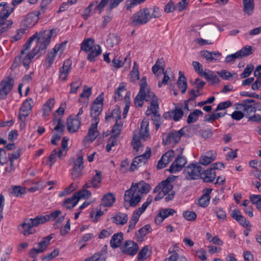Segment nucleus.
<instances>
[{
	"instance_id": "nucleus-1",
	"label": "nucleus",
	"mask_w": 261,
	"mask_h": 261,
	"mask_svg": "<svg viewBox=\"0 0 261 261\" xmlns=\"http://www.w3.org/2000/svg\"><path fill=\"white\" fill-rule=\"evenodd\" d=\"M54 32L53 30L43 31L38 38V46L34 47L31 52L20 51V54L15 58L13 66L16 67L20 64H22L25 68L28 69L29 64L34 57L40 53H44Z\"/></svg>"
},
{
	"instance_id": "nucleus-2",
	"label": "nucleus",
	"mask_w": 261,
	"mask_h": 261,
	"mask_svg": "<svg viewBox=\"0 0 261 261\" xmlns=\"http://www.w3.org/2000/svg\"><path fill=\"white\" fill-rule=\"evenodd\" d=\"M151 190L149 184L141 180L138 183H132L131 187L125 192L124 206L128 203L132 207H135L141 201L142 195L148 193Z\"/></svg>"
},
{
	"instance_id": "nucleus-3",
	"label": "nucleus",
	"mask_w": 261,
	"mask_h": 261,
	"mask_svg": "<svg viewBox=\"0 0 261 261\" xmlns=\"http://www.w3.org/2000/svg\"><path fill=\"white\" fill-rule=\"evenodd\" d=\"M157 97L151 92L146 82V77L143 76L142 77L140 83L139 92L136 96L134 100V103L136 107H141L143 106L144 100L149 101L153 99H156Z\"/></svg>"
},
{
	"instance_id": "nucleus-4",
	"label": "nucleus",
	"mask_w": 261,
	"mask_h": 261,
	"mask_svg": "<svg viewBox=\"0 0 261 261\" xmlns=\"http://www.w3.org/2000/svg\"><path fill=\"white\" fill-rule=\"evenodd\" d=\"M148 125V120L145 119H143L141 123L139 132L136 131L134 133V136L131 143L134 150L136 152L139 151L140 148L142 147L141 141H146L149 138Z\"/></svg>"
},
{
	"instance_id": "nucleus-5",
	"label": "nucleus",
	"mask_w": 261,
	"mask_h": 261,
	"mask_svg": "<svg viewBox=\"0 0 261 261\" xmlns=\"http://www.w3.org/2000/svg\"><path fill=\"white\" fill-rule=\"evenodd\" d=\"M151 18L148 9H141L134 14L130 18V25L132 27H138L146 23Z\"/></svg>"
},
{
	"instance_id": "nucleus-6",
	"label": "nucleus",
	"mask_w": 261,
	"mask_h": 261,
	"mask_svg": "<svg viewBox=\"0 0 261 261\" xmlns=\"http://www.w3.org/2000/svg\"><path fill=\"white\" fill-rule=\"evenodd\" d=\"M55 234L51 233L49 235L42 238V240L38 243V248H33L30 252L29 255L32 258H35L37 255L46 250L50 244V240L54 238Z\"/></svg>"
},
{
	"instance_id": "nucleus-7",
	"label": "nucleus",
	"mask_w": 261,
	"mask_h": 261,
	"mask_svg": "<svg viewBox=\"0 0 261 261\" xmlns=\"http://www.w3.org/2000/svg\"><path fill=\"white\" fill-rule=\"evenodd\" d=\"M177 177V176L170 175L164 180V197L166 201H169L174 197L175 192L173 190L172 183Z\"/></svg>"
},
{
	"instance_id": "nucleus-8",
	"label": "nucleus",
	"mask_w": 261,
	"mask_h": 261,
	"mask_svg": "<svg viewBox=\"0 0 261 261\" xmlns=\"http://www.w3.org/2000/svg\"><path fill=\"white\" fill-rule=\"evenodd\" d=\"M77 157L74 161L71 173L72 178L73 179H77L82 175L84 169V159L81 151L77 153Z\"/></svg>"
},
{
	"instance_id": "nucleus-9",
	"label": "nucleus",
	"mask_w": 261,
	"mask_h": 261,
	"mask_svg": "<svg viewBox=\"0 0 261 261\" xmlns=\"http://www.w3.org/2000/svg\"><path fill=\"white\" fill-rule=\"evenodd\" d=\"M123 1L124 0H101L99 3H98V2L96 1L93 3L94 5V9L98 11L99 13H101L104 8L108 4L109 2H110L107 10L111 12Z\"/></svg>"
},
{
	"instance_id": "nucleus-10",
	"label": "nucleus",
	"mask_w": 261,
	"mask_h": 261,
	"mask_svg": "<svg viewBox=\"0 0 261 261\" xmlns=\"http://www.w3.org/2000/svg\"><path fill=\"white\" fill-rule=\"evenodd\" d=\"M14 84L13 79L10 76L4 79L0 83V99H5L11 92Z\"/></svg>"
},
{
	"instance_id": "nucleus-11",
	"label": "nucleus",
	"mask_w": 261,
	"mask_h": 261,
	"mask_svg": "<svg viewBox=\"0 0 261 261\" xmlns=\"http://www.w3.org/2000/svg\"><path fill=\"white\" fill-rule=\"evenodd\" d=\"M150 154L151 149L149 147H147L145 153L141 155H137L134 158L131 166L130 167V170L131 171H134L138 167H140L142 165L145 164L150 158Z\"/></svg>"
},
{
	"instance_id": "nucleus-12",
	"label": "nucleus",
	"mask_w": 261,
	"mask_h": 261,
	"mask_svg": "<svg viewBox=\"0 0 261 261\" xmlns=\"http://www.w3.org/2000/svg\"><path fill=\"white\" fill-rule=\"evenodd\" d=\"M201 167L196 163H192L187 166L184 170V173L187 177L191 179H197L201 177Z\"/></svg>"
},
{
	"instance_id": "nucleus-13",
	"label": "nucleus",
	"mask_w": 261,
	"mask_h": 261,
	"mask_svg": "<svg viewBox=\"0 0 261 261\" xmlns=\"http://www.w3.org/2000/svg\"><path fill=\"white\" fill-rule=\"evenodd\" d=\"M33 101L32 98H28L25 100L19 111V119L23 122L25 121L26 117H28L32 109Z\"/></svg>"
},
{
	"instance_id": "nucleus-14",
	"label": "nucleus",
	"mask_w": 261,
	"mask_h": 261,
	"mask_svg": "<svg viewBox=\"0 0 261 261\" xmlns=\"http://www.w3.org/2000/svg\"><path fill=\"white\" fill-rule=\"evenodd\" d=\"M187 163L186 158L182 155H179L173 162L169 168L166 171L171 173H176L181 170Z\"/></svg>"
},
{
	"instance_id": "nucleus-15",
	"label": "nucleus",
	"mask_w": 261,
	"mask_h": 261,
	"mask_svg": "<svg viewBox=\"0 0 261 261\" xmlns=\"http://www.w3.org/2000/svg\"><path fill=\"white\" fill-rule=\"evenodd\" d=\"M121 251L130 256H134L139 250L138 245L131 240L125 241L120 247Z\"/></svg>"
},
{
	"instance_id": "nucleus-16",
	"label": "nucleus",
	"mask_w": 261,
	"mask_h": 261,
	"mask_svg": "<svg viewBox=\"0 0 261 261\" xmlns=\"http://www.w3.org/2000/svg\"><path fill=\"white\" fill-rule=\"evenodd\" d=\"M39 12H33L28 14L22 20L21 26L27 30V28H31L34 26L39 19Z\"/></svg>"
},
{
	"instance_id": "nucleus-17",
	"label": "nucleus",
	"mask_w": 261,
	"mask_h": 261,
	"mask_svg": "<svg viewBox=\"0 0 261 261\" xmlns=\"http://www.w3.org/2000/svg\"><path fill=\"white\" fill-rule=\"evenodd\" d=\"M81 123V119L79 118H73L72 116H69L66 121L68 132L72 133L76 132L80 128Z\"/></svg>"
},
{
	"instance_id": "nucleus-18",
	"label": "nucleus",
	"mask_w": 261,
	"mask_h": 261,
	"mask_svg": "<svg viewBox=\"0 0 261 261\" xmlns=\"http://www.w3.org/2000/svg\"><path fill=\"white\" fill-rule=\"evenodd\" d=\"M221 56V54L218 51H209L206 50L200 51V56L204 58L207 62L217 61Z\"/></svg>"
},
{
	"instance_id": "nucleus-19",
	"label": "nucleus",
	"mask_w": 261,
	"mask_h": 261,
	"mask_svg": "<svg viewBox=\"0 0 261 261\" xmlns=\"http://www.w3.org/2000/svg\"><path fill=\"white\" fill-rule=\"evenodd\" d=\"M238 105L241 106V108H243L244 112L247 115L256 111L255 101L254 99L244 100L241 103H238Z\"/></svg>"
},
{
	"instance_id": "nucleus-20",
	"label": "nucleus",
	"mask_w": 261,
	"mask_h": 261,
	"mask_svg": "<svg viewBox=\"0 0 261 261\" xmlns=\"http://www.w3.org/2000/svg\"><path fill=\"white\" fill-rule=\"evenodd\" d=\"M71 62L67 60L64 61L63 66L60 69L59 79L62 81H65L67 79L68 75L70 72Z\"/></svg>"
},
{
	"instance_id": "nucleus-21",
	"label": "nucleus",
	"mask_w": 261,
	"mask_h": 261,
	"mask_svg": "<svg viewBox=\"0 0 261 261\" xmlns=\"http://www.w3.org/2000/svg\"><path fill=\"white\" fill-rule=\"evenodd\" d=\"M184 135L182 129L169 133L166 138V143H177L179 142L182 136Z\"/></svg>"
},
{
	"instance_id": "nucleus-22",
	"label": "nucleus",
	"mask_w": 261,
	"mask_h": 261,
	"mask_svg": "<svg viewBox=\"0 0 261 261\" xmlns=\"http://www.w3.org/2000/svg\"><path fill=\"white\" fill-rule=\"evenodd\" d=\"M199 74L203 76L208 82H210L212 85L217 84L220 82V80L217 76L214 74L213 72L208 70V72L203 71L201 69V71H199Z\"/></svg>"
},
{
	"instance_id": "nucleus-23",
	"label": "nucleus",
	"mask_w": 261,
	"mask_h": 261,
	"mask_svg": "<svg viewBox=\"0 0 261 261\" xmlns=\"http://www.w3.org/2000/svg\"><path fill=\"white\" fill-rule=\"evenodd\" d=\"M66 44V42H64L59 45H56L53 48V51L48 53L46 61L49 64V66H50L54 62L57 53L60 50L62 47L64 48Z\"/></svg>"
},
{
	"instance_id": "nucleus-24",
	"label": "nucleus",
	"mask_w": 261,
	"mask_h": 261,
	"mask_svg": "<svg viewBox=\"0 0 261 261\" xmlns=\"http://www.w3.org/2000/svg\"><path fill=\"white\" fill-rule=\"evenodd\" d=\"M200 178L204 182H212L216 178V172L214 171V169L211 168L202 172Z\"/></svg>"
},
{
	"instance_id": "nucleus-25",
	"label": "nucleus",
	"mask_w": 261,
	"mask_h": 261,
	"mask_svg": "<svg viewBox=\"0 0 261 261\" xmlns=\"http://www.w3.org/2000/svg\"><path fill=\"white\" fill-rule=\"evenodd\" d=\"M179 76L177 81L178 88L182 94H185L187 90L188 85L186 77L181 71L179 72Z\"/></svg>"
},
{
	"instance_id": "nucleus-26",
	"label": "nucleus",
	"mask_w": 261,
	"mask_h": 261,
	"mask_svg": "<svg viewBox=\"0 0 261 261\" xmlns=\"http://www.w3.org/2000/svg\"><path fill=\"white\" fill-rule=\"evenodd\" d=\"M115 201V197L113 193H108L103 195L101 200L100 205L105 207H111Z\"/></svg>"
},
{
	"instance_id": "nucleus-27",
	"label": "nucleus",
	"mask_w": 261,
	"mask_h": 261,
	"mask_svg": "<svg viewBox=\"0 0 261 261\" xmlns=\"http://www.w3.org/2000/svg\"><path fill=\"white\" fill-rule=\"evenodd\" d=\"M231 217L244 227H247L249 225V222L247 221L246 218L241 214L239 210H233L231 214Z\"/></svg>"
},
{
	"instance_id": "nucleus-28",
	"label": "nucleus",
	"mask_w": 261,
	"mask_h": 261,
	"mask_svg": "<svg viewBox=\"0 0 261 261\" xmlns=\"http://www.w3.org/2000/svg\"><path fill=\"white\" fill-rule=\"evenodd\" d=\"M151 229V228L150 225H146L138 230L135 233L137 241L142 242L144 240V238L148 233L150 232Z\"/></svg>"
},
{
	"instance_id": "nucleus-29",
	"label": "nucleus",
	"mask_w": 261,
	"mask_h": 261,
	"mask_svg": "<svg viewBox=\"0 0 261 261\" xmlns=\"http://www.w3.org/2000/svg\"><path fill=\"white\" fill-rule=\"evenodd\" d=\"M123 240V234L122 232L115 233L110 241V245L112 248H116L120 246L122 241Z\"/></svg>"
},
{
	"instance_id": "nucleus-30",
	"label": "nucleus",
	"mask_w": 261,
	"mask_h": 261,
	"mask_svg": "<svg viewBox=\"0 0 261 261\" xmlns=\"http://www.w3.org/2000/svg\"><path fill=\"white\" fill-rule=\"evenodd\" d=\"M206 192L203 194L198 200V205L201 207H205L208 204L210 196V194L212 191V189H205Z\"/></svg>"
},
{
	"instance_id": "nucleus-31",
	"label": "nucleus",
	"mask_w": 261,
	"mask_h": 261,
	"mask_svg": "<svg viewBox=\"0 0 261 261\" xmlns=\"http://www.w3.org/2000/svg\"><path fill=\"white\" fill-rule=\"evenodd\" d=\"M94 40L91 38L85 39L81 44V49L86 53L89 52L94 47Z\"/></svg>"
},
{
	"instance_id": "nucleus-32",
	"label": "nucleus",
	"mask_w": 261,
	"mask_h": 261,
	"mask_svg": "<svg viewBox=\"0 0 261 261\" xmlns=\"http://www.w3.org/2000/svg\"><path fill=\"white\" fill-rule=\"evenodd\" d=\"M101 54L100 46L98 44L95 45L94 48L90 51L87 56V59L90 62H94L95 58Z\"/></svg>"
},
{
	"instance_id": "nucleus-33",
	"label": "nucleus",
	"mask_w": 261,
	"mask_h": 261,
	"mask_svg": "<svg viewBox=\"0 0 261 261\" xmlns=\"http://www.w3.org/2000/svg\"><path fill=\"white\" fill-rule=\"evenodd\" d=\"M113 222L117 225H123L128 220L127 215L125 213H118L112 218Z\"/></svg>"
},
{
	"instance_id": "nucleus-34",
	"label": "nucleus",
	"mask_w": 261,
	"mask_h": 261,
	"mask_svg": "<svg viewBox=\"0 0 261 261\" xmlns=\"http://www.w3.org/2000/svg\"><path fill=\"white\" fill-rule=\"evenodd\" d=\"M43 31L40 32L39 34L37 33H36L35 34H34L32 36H31L28 41L23 45L22 49L20 51L23 52H29V49H30L31 47V44L33 42V40L35 39H37V44L36 46H38V38L40 36V34L42 33Z\"/></svg>"
},
{
	"instance_id": "nucleus-35",
	"label": "nucleus",
	"mask_w": 261,
	"mask_h": 261,
	"mask_svg": "<svg viewBox=\"0 0 261 261\" xmlns=\"http://www.w3.org/2000/svg\"><path fill=\"white\" fill-rule=\"evenodd\" d=\"M98 123L99 121L96 120L94 123L91 124L89 128L88 135L91 141H93L98 135V132L97 129Z\"/></svg>"
},
{
	"instance_id": "nucleus-36",
	"label": "nucleus",
	"mask_w": 261,
	"mask_h": 261,
	"mask_svg": "<svg viewBox=\"0 0 261 261\" xmlns=\"http://www.w3.org/2000/svg\"><path fill=\"white\" fill-rule=\"evenodd\" d=\"M103 106L92 105L91 107V116L94 119V121H99V115L102 110Z\"/></svg>"
},
{
	"instance_id": "nucleus-37",
	"label": "nucleus",
	"mask_w": 261,
	"mask_h": 261,
	"mask_svg": "<svg viewBox=\"0 0 261 261\" xmlns=\"http://www.w3.org/2000/svg\"><path fill=\"white\" fill-rule=\"evenodd\" d=\"M19 226L22 228L23 231H22V233L24 236H28L34 233V231H33L32 229V226L28 219L24 220Z\"/></svg>"
},
{
	"instance_id": "nucleus-38",
	"label": "nucleus",
	"mask_w": 261,
	"mask_h": 261,
	"mask_svg": "<svg viewBox=\"0 0 261 261\" xmlns=\"http://www.w3.org/2000/svg\"><path fill=\"white\" fill-rule=\"evenodd\" d=\"M153 73L155 74L156 77H159L163 74V64L161 59L158 60L156 63L152 68Z\"/></svg>"
},
{
	"instance_id": "nucleus-39",
	"label": "nucleus",
	"mask_w": 261,
	"mask_h": 261,
	"mask_svg": "<svg viewBox=\"0 0 261 261\" xmlns=\"http://www.w3.org/2000/svg\"><path fill=\"white\" fill-rule=\"evenodd\" d=\"M153 193L156 194L154 200L159 201L163 198V180L161 181L154 189Z\"/></svg>"
},
{
	"instance_id": "nucleus-40",
	"label": "nucleus",
	"mask_w": 261,
	"mask_h": 261,
	"mask_svg": "<svg viewBox=\"0 0 261 261\" xmlns=\"http://www.w3.org/2000/svg\"><path fill=\"white\" fill-rule=\"evenodd\" d=\"M151 254V247L149 246H145L141 249L138 253L137 258L139 260H145L147 256H149Z\"/></svg>"
},
{
	"instance_id": "nucleus-41",
	"label": "nucleus",
	"mask_w": 261,
	"mask_h": 261,
	"mask_svg": "<svg viewBox=\"0 0 261 261\" xmlns=\"http://www.w3.org/2000/svg\"><path fill=\"white\" fill-rule=\"evenodd\" d=\"M55 104L54 98L48 99L43 106V116L46 117L48 116L51 112V108Z\"/></svg>"
},
{
	"instance_id": "nucleus-42",
	"label": "nucleus",
	"mask_w": 261,
	"mask_h": 261,
	"mask_svg": "<svg viewBox=\"0 0 261 261\" xmlns=\"http://www.w3.org/2000/svg\"><path fill=\"white\" fill-rule=\"evenodd\" d=\"M8 4L6 2H2L0 3V7H3L4 9L0 12V25L3 24L4 17H9L12 11L8 9Z\"/></svg>"
},
{
	"instance_id": "nucleus-43",
	"label": "nucleus",
	"mask_w": 261,
	"mask_h": 261,
	"mask_svg": "<svg viewBox=\"0 0 261 261\" xmlns=\"http://www.w3.org/2000/svg\"><path fill=\"white\" fill-rule=\"evenodd\" d=\"M78 199H76L74 194L65 200L63 206L67 209H71L74 207L78 203Z\"/></svg>"
},
{
	"instance_id": "nucleus-44",
	"label": "nucleus",
	"mask_w": 261,
	"mask_h": 261,
	"mask_svg": "<svg viewBox=\"0 0 261 261\" xmlns=\"http://www.w3.org/2000/svg\"><path fill=\"white\" fill-rule=\"evenodd\" d=\"M159 110V103L158 99L156 98L152 99L150 102V107L148 108L146 111V115L149 116L151 114H153L155 112H158Z\"/></svg>"
},
{
	"instance_id": "nucleus-45",
	"label": "nucleus",
	"mask_w": 261,
	"mask_h": 261,
	"mask_svg": "<svg viewBox=\"0 0 261 261\" xmlns=\"http://www.w3.org/2000/svg\"><path fill=\"white\" fill-rule=\"evenodd\" d=\"M244 11L248 15H251L254 10L253 0H243Z\"/></svg>"
},
{
	"instance_id": "nucleus-46",
	"label": "nucleus",
	"mask_w": 261,
	"mask_h": 261,
	"mask_svg": "<svg viewBox=\"0 0 261 261\" xmlns=\"http://www.w3.org/2000/svg\"><path fill=\"white\" fill-rule=\"evenodd\" d=\"M111 118L114 119L115 121H116L117 119L120 120V111L119 107H116L112 112L106 114L105 117L106 121H108Z\"/></svg>"
},
{
	"instance_id": "nucleus-47",
	"label": "nucleus",
	"mask_w": 261,
	"mask_h": 261,
	"mask_svg": "<svg viewBox=\"0 0 261 261\" xmlns=\"http://www.w3.org/2000/svg\"><path fill=\"white\" fill-rule=\"evenodd\" d=\"M202 115L203 112L201 110H195L189 115L187 120V123L191 124L195 122L198 119V116Z\"/></svg>"
},
{
	"instance_id": "nucleus-48",
	"label": "nucleus",
	"mask_w": 261,
	"mask_h": 261,
	"mask_svg": "<svg viewBox=\"0 0 261 261\" xmlns=\"http://www.w3.org/2000/svg\"><path fill=\"white\" fill-rule=\"evenodd\" d=\"M95 172L96 174L93 176L91 180L93 184V188L97 189L100 187L102 178V173L98 170H95Z\"/></svg>"
},
{
	"instance_id": "nucleus-49",
	"label": "nucleus",
	"mask_w": 261,
	"mask_h": 261,
	"mask_svg": "<svg viewBox=\"0 0 261 261\" xmlns=\"http://www.w3.org/2000/svg\"><path fill=\"white\" fill-rule=\"evenodd\" d=\"M45 219L44 216H37L34 219H29L28 220L30 222L32 227H37L39 225L46 222V219Z\"/></svg>"
},
{
	"instance_id": "nucleus-50",
	"label": "nucleus",
	"mask_w": 261,
	"mask_h": 261,
	"mask_svg": "<svg viewBox=\"0 0 261 261\" xmlns=\"http://www.w3.org/2000/svg\"><path fill=\"white\" fill-rule=\"evenodd\" d=\"M175 76L173 72L170 67L166 69L164 71V85H166L168 82H172L174 81Z\"/></svg>"
},
{
	"instance_id": "nucleus-51",
	"label": "nucleus",
	"mask_w": 261,
	"mask_h": 261,
	"mask_svg": "<svg viewBox=\"0 0 261 261\" xmlns=\"http://www.w3.org/2000/svg\"><path fill=\"white\" fill-rule=\"evenodd\" d=\"M78 201L81 198L88 199L91 196V192L88 190L83 189L74 193Z\"/></svg>"
},
{
	"instance_id": "nucleus-52",
	"label": "nucleus",
	"mask_w": 261,
	"mask_h": 261,
	"mask_svg": "<svg viewBox=\"0 0 261 261\" xmlns=\"http://www.w3.org/2000/svg\"><path fill=\"white\" fill-rule=\"evenodd\" d=\"M140 216L139 214H138L137 212L133 213L129 222L128 229L127 232H129L130 230L133 229L135 227L136 224L138 221Z\"/></svg>"
},
{
	"instance_id": "nucleus-53",
	"label": "nucleus",
	"mask_w": 261,
	"mask_h": 261,
	"mask_svg": "<svg viewBox=\"0 0 261 261\" xmlns=\"http://www.w3.org/2000/svg\"><path fill=\"white\" fill-rule=\"evenodd\" d=\"M123 123L121 120H116L115 124L114 125L111 133L114 134L113 136L119 137L120 132L122 128Z\"/></svg>"
},
{
	"instance_id": "nucleus-54",
	"label": "nucleus",
	"mask_w": 261,
	"mask_h": 261,
	"mask_svg": "<svg viewBox=\"0 0 261 261\" xmlns=\"http://www.w3.org/2000/svg\"><path fill=\"white\" fill-rule=\"evenodd\" d=\"M215 155L216 153L215 152L213 155L210 156H208L207 155L201 156L199 159V163L204 166H206L211 164L215 160Z\"/></svg>"
},
{
	"instance_id": "nucleus-55",
	"label": "nucleus",
	"mask_w": 261,
	"mask_h": 261,
	"mask_svg": "<svg viewBox=\"0 0 261 261\" xmlns=\"http://www.w3.org/2000/svg\"><path fill=\"white\" fill-rule=\"evenodd\" d=\"M123 84V83H121L115 92L114 99L116 101L121 100L122 99L123 95L122 94V92H124L126 90L125 86Z\"/></svg>"
},
{
	"instance_id": "nucleus-56",
	"label": "nucleus",
	"mask_w": 261,
	"mask_h": 261,
	"mask_svg": "<svg viewBox=\"0 0 261 261\" xmlns=\"http://www.w3.org/2000/svg\"><path fill=\"white\" fill-rule=\"evenodd\" d=\"M8 17H4L3 19V23L0 25V35L6 32L8 29L11 27L13 23L11 20H7Z\"/></svg>"
},
{
	"instance_id": "nucleus-57",
	"label": "nucleus",
	"mask_w": 261,
	"mask_h": 261,
	"mask_svg": "<svg viewBox=\"0 0 261 261\" xmlns=\"http://www.w3.org/2000/svg\"><path fill=\"white\" fill-rule=\"evenodd\" d=\"M249 198L252 203L255 204L256 208L261 212V195H251Z\"/></svg>"
},
{
	"instance_id": "nucleus-58",
	"label": "nucleus",
	"mask_w": 261,
	"mask_h": 261,
	"mask_svg": "<svg viewBox=\"0 0 261 261\" xmlns=\"http://www.w3.org/2000/svg\"><path fill=\"white\" fill-rule=\"evenodd\" d=\"M118 137L112 135L109 138L108 143L106 146V150L109 152L112 150V147L117 144Z\"/></svg>"
},
{
	"instance_id": "nucleus-59",
	"label": "nucleus",
	"mask_w": 261,
	"mask_h": 261,
	"mask_svg": "<svg viewBox=\"0 0 261 261\" xmlns=\"http://www.w3.org/2000/svg\"><path fill=\"white\" fill-rule=\"evenodd\" d=\"M26 193V189L25 187L20 186H14L13 190L11 192V194L16 197L21 196L22 195Z\"/></svg>"
},
{
	"instance_id": "nucleus-60",
	"label": "nucleus",
	"mask_w": 261,
	"mask_h": 261,
	"mask_svg": "<svg viewBox=\"0 0 261 261\" xmlns=\"http://www.w3.org/2000/svg\"><path fill=\"white\" fill-rule=\"evenodd\" d=\"M240 58L247 57L252 54V48L250 46L246 45L243 47L240 50L237 51Z\"/></svg>"
},
{
	"instance_id": "nucleus-61",
	"label": "nucleus",
	"mask_w": 261,
	"mask_h": 261,
	"mask_svg": "<svg viewBox=\"0 0 261 261\" xmlns=\"http://www.w3.org/2000/svg\"><path fill=\"white\" fill-rule=\"evenodd\" d=\"M214 212L220 221L223 222L226 220V214L222 208L217 207L215 208Z\"/></svg>"
},
{
	"instance_id": "nucleus-62",
	"label": "nucleus",
	"mask_w": 261,
	"mask_h": 261,
	"mask_svg": "<svg viewBox=\"0 0 261 261\" xmlns=\"http://www.w3.org/2000/svg\"><path fill=\"white\" fill-rule=\"evenodd\" d=\"M130 81L132 83H135L137 80L139 79V72L138 67L136 65V63H134V65L133 69L130 72Z\"/></svg>"
},
{
	"instance_id": "nucleus-63",
	"label": "nucleus",
	"mask_w": 261,
	"mask_h": 261,
	"mask_svg": "<svg viewBox=\"0 0 261 261\" xmlns=\"http://www.w3.org/2000/svg\"><path fill=\"white\" fill-rule=\"evenodd\" d=\"M164 261H187V260L184 256H179L176 252H173Z\"/></svg>"
},
{
	"instance_id": "nucleus-64",
	"label": "nucleus",
	"mask_w": 261,
	"mask_h": 261,
	"mask_svg": "<svg viewBox=\"0 0 261 261\" xmlns=\"http://www.w3.org/2000/svg\"><path fill=\"white\" fill-rule=\"evenodd\" d=\"M175 156V152L173 150H169L164 153V167L171 162Z\"/></svg>"
}]
</instances>
